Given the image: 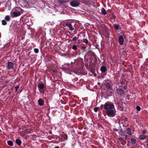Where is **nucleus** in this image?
Masks as SVG:
<instances>
[{
	"label": "nucleus",
	"mask_w": 148,
	"mask_h": 148,
	"mask_svg": "<svg viewBox=\"0 0 148 148\" xmlns=\"http://www.w3.org/2000/svg\"><path fill=\"white\" fill-rule=\"evenodd\" d=\"M131 148H134V147H132Z\"/></svg>",
	"instance_id": "nucleus-41"
},
{
	"label": "nucleus",
	"mask_w": 148,
	"mask_h": 148,
	"mask_svg": "<svg viewBox=\"0 0 148 148\" xmlns=\"http://www.w3.org/2000/svg\"><path fill=\"white\" fill-rule=\"evenodd\" d=\"M106 113L107 115L110 117H113L115 115V113L113 109L106 111Z\"/></svg>",
	"instance_id": "nucleus-4"
},
{
	"label": "nucleus",
	"mask_w": 148,
	"mask_h": 148,
	"mask_svg": "<svg viewBox=\"0 0 148 148\" xmlns=\"http://www.w3.org/2000/svg\"><path fill=\"white\" fill-rule=\"evenodd\" d=\"M21 144V141L19 140V146Z\"/></svg>",
	"instance_id": "nucleus-38"
},
{
	"label": "nucleus",
	"mask_w": 148,
	"mask_h": 148,
	"mask_svg": "<svg viewBox=\"0 0 148 148\" xmlns=\"http://www.w3.org/2000/svg\"><path fill=\"white\" fill-rule=\"evenodd\" d=\"M147 148H148V138H147Z\"/></svg>",
	"instance_id": "nucleus-35"
},
{
	"label": "nucleus",
	"mask_w": 148,
	"mask_h": 148,
	"mask_svg": "<svg viewBox=\"0 0 148 148\" xmlns=\"http://www.w3.org/2000/svg\"><path fill=\"white\" fill-rule=\"evenodd\" d=\"M25 132L27 133H31L32 132V131L31 129H26V130L25 131Z\"/></svg>",
	"instance_id": "nucleus-21"
},
{
	"label": "nucleus",
	"mask_w": 148,
	"mask_h": 148,
	"mask_svg": "<svg viewBox=\"0 0 148 148\" xmlns=\"http://www.w3.org/2000/svg\"><path fill=\"white\" fill-rule=\"evenodd\" d=\"M104 109L107 111L108 110L114 109V106L113 104L109 103L106 102L104 104Z\"/></svg>",
	"instance_id": "nucleus-3"
},
{
	"label": "nucleus",
	"mask_w": 148,
	"mask_h": 148,
	"mask_svg": "<svg viewBox=\"0 0 148 148\" xmlns=\"http://www.w3.org/2000/svg\"><path fill=\"white\" fill-rule=\"evenodd\" d=\"M70 4L72 7H76L79 5L80 3L77 1L73 0L70 2Z\"/></svg>",
	"instance_id": "nucleus-5"
},
{
	"label": "nucleus",
	"mask_w": 148,
	"mask_h": 148,
	"mask_svg": "<svg viewBox=\"0 0 148 148\" xmlns=\"http://www.w3.org/2000/svg\"><path fill=\"white\" fill-rule=\"evenodd\" d=\"M24 35H23V36H22L21 37V39L22 40H23V38H24Z\"/></svg>",
	"instance_id": "nucleus-36"
},
{
	"label": "nucleus",
	"mask_w": 148,
	"mask_h": 148,
	"mask_svg": "<svg viewBox=\"0 0 148 148\" xmlns=\"http://www.w3.org/2000/svg\"><path fill=\"white\" fill-rule=\"evenodd\" d=\"M126 130L127 131V133L129 135H131L132 134L130 128H129V127L127 128L126 129Z\"/></svg>",
	"instance_id": "nucleus-16"
},
{
	"label": "nucleus",
	"mask_w": 148,
	"mask_h": 148,
	"mask_svg": "<svg viewBox=\"0 0 148 148\" xmlns=\"http://www.w3.org/2000/svg\"><path fill=\"white\" fill-rule=\"evenodd\" d=\"M19 15H20V12H19Z\"/></svg>",
	"instance_id": "nucleus-40"
},
{
	"label": "nucleus",
	"mask_w": 148,
	"mask_h": 148,
	"mask_svg": "<svg viewBox=\"0 0 148 148\" xmlns=\"http://www.w3.org/2000/svg\"><path fill=\"white\" fill-rule=\"evenodd\" d=\"M61 136L63 137L64 139L65 140H66L67 138V135L65 134H62Z\"/></svg>",
	"instance_id": "nucleus-23"
},
{
	"label": "nucleus",
	"mask_w": 148,
	"mask_h": 148,
	"mask_svg": "<svg viewBox=\"0 0 148 148\" xmlns=\"http://www.w3.org/2000/svg\"><path fill=\"white\" fill-rule=\"evenodd\" d=\"M54 148H60L59 147L57 146V147H55Z\"/></svg>",
	"instance_id": "nucleus-39"
},
{
	"label": "nucleus",
	"mask_w": 148,
	"mask_h": 148,
	"mask_svg": "<svg viewBox=\"0 0 148 148\" xmlns=\"http://www.w3.org/2000/svg\"><path fill=\"white\" fill-rule=\"evenodd\" d=\"M38 104L40 106H42L44 104V101L42 99H40L38 101Z\"/></svg>",
	"instance_id": "nucleus-12"
},
{
	"label": "nucleus",
	"mask_w": 148,
	"mask_h": 148,
	"mask_svg": "<svg viewBox=\"0 0 148 148\" xmlns=\"http://www.w3.org/2000/svg\"><path fill=\"white\" fill-rule=\"evenodd\" d=\"M114 29L116 30H118L119 28V26L118 24H114ZM121 29V28H120Z\"/></svg>",
	"instance_id": "nucleus-19"
},
{
	"label": "nucleus",
	"mask_w": 148,
	"mask_h": 148,
	"mask_svg": "<svg viewBox=\"0 0 148 148\" xmlns=\"http://www.w3.org/2000/svg\"><path fill=\"white\" fill-rule=\"evenodd\" d=\"M119 40L120 44L122 45L124 42V39L122 36L120 35L119 36Z\"/></svg>",
	"instance_id": "nucleus-9"
},
{
	"label": "nucleus",
	"mask_w": 148,
	"mask_h": 148,
	"mask_svg": "<svg viewBox=\"0 0 148 148\" xmlns=\"http://www.w3.org/2000/svg\"><path fill=\"white\" fill-rule=\"evenodd\" d=\"M131 142L132 144H135L136 143V139L134 138H131L130 139Z\"/></svg>",
	"instance_id": "nucleus-17"
},
{
	"label": "nucleus",
	"mask_w": 148,
	"mask_h": 148,
	"mask_svg": "<svg viewBox=\"0 0 148 148\" xmlns=\"http://www.w3.org/2000/svg\"><path fill=\"white\" fill-rule=\"evenodd\" d=\"M66 25L69 27V29L71 31H73L74 29V28L71 24V23L68 22L65 23Z\"/></svg>",
	"instance_id": "nucleus-6"
},
{
	"label": "nucleus",
	"mask_w": 148,
	"mask_h": 148,
	"mask_svg": "<svg viewBox=\"0 0 148 148\" xmlns=\"http://www.w3.org/2000/svg\"><path fill=\"white\" fill-rule=\"evenodd\" d=\"M146 132V131L145 130H143V133L145 134Z\"/></svg>",
	"instance_id": "nucleus-37"
},
{
	"label": "nucleus",
	"mask_w": 148,
	"mask_h": 148,
	"mask_svg": "<svg viewBox=\"0 0 148 148\" xmlns=\"http://www.w3.org/2000/svg\"><path fill=\"white\" fill-rule=\"evenodd\" d=\"M18 85L17 86L15 87L16 91H17L18 90Z\"/></svg>",
	"instance_id": "nucleus-33"
},
{
	"label": "nucleus",
	"mask_w": 148,
	"mask_h": 148,
	"mask_svg": "<svg viewBox=\"0 0 148 148\" xmlns=\"http://www.w3.org/2000/svg\"><path fill=\"white\" fill-rule=\"evenodd\" d=\"M19 4L22 7H26L27 8L32 4V3L30 1H28L27 0H25L24 1H20Z\"/></svg>",
	"instance_id": "nucleus-1"
},
{
	"label": "nucleus",
	"mask_w": 148,
	"mask_h": 148,
	"mask_svg": "<svg viewBox=\"0 0 148 148\" xmlns=\"http://www.w3.org/2000/svg\"><path fill=\"white\" fill-rule=\"evenodd\" d=\"M7 143L10 146H12L13 145V142H12V141L10 140L8 141Z\"/></svg>",
	"instance_id": "nucleus-25"
},
{
	"label": "nucleus",
	"mask_w": 148,
	"mask_h": 148,
	"mask_svg": "<svg viewBox=\"0 0 148 148\" xmlns=\"http://www.w3.org/2000/svg\"><path fill=\"white\" fill-rule=\"evenodd\" d=\"M72 49L74 50H76L77 49V46L75 45H73L72 47Z\"/></svg>",
	"instance_id": "nucleus-30"
},
{
	"label": "nucleus",
	"mask_w": 148,
	"mask_h": 148,
	"mask_svg": "<svg viewBox=\"0 0 148 148\" xmlns=\"http://www.w3.org/2000/svg\"><path fill=\"white\" fill-rule=\"evenodd\" d=\"M59 3L61 4H62L66 3V0H59Z\"/></svg>",
	"instance_id": "nucleus-20"
},
{
	"label": "nucleus",
	"mask_w": 148,
	"mask_h": 148,
	"mask_svg": "<svg viewBox=\"0 0 148 148\" xmlns=\"http://www.w3.org/2000/svg\"><path fill=\"white\" fill-rule=\"evenodd\" d=\"M106 87L108 89L112 90V86H111L110 84L108 82L106 83Z\"/></svg>",
	"instance_id": "nucleus-13"
},
{
	"label": "nucleus",
	"mask_w": 148,
	"mask_h": 148,
	"mask_svg": "<svg viewBox=\"0 0 148 148\" xmlns=\"http://www.w3.org/2000/svg\"><path fill=\"white\" fill-rule=\"evenodd\" d=\"M101 11L102 13L103 14L105 15L106 14V11L104 8H102Z\"/></svg>",
	"instance_id": "nucleus-24"
},
{
	"label": "nucleus",
	"mask_w": 148,
	"mask_h": 148,
	"mask_svg": "<svg viewBox=\"0 0 148 148\" xmlns=\"http://www.w3.org/2000/svg\"><path fill=\"white\" fill-rule=\"evenodd\" d=\"M98 108L97 107H95L94 108V111L95 112H97L98 110Z\"/></svg>",
	"instance_id": "nucleus-31"
},
{
	"label": "nucleus",
	"mask_w": 148,
	"mask_h": 148,
	"mask_svg": "<svg viewBox=\"0 0 148 148\" xmlns=\"http://www.w3.org/2000/svg\"><path fill=\"white\" fill-rule=\"evenodd\" d=\"M5 20L9 21L10 20V18L9 16V15H6L5 16Z\"/></svg>",
	"instance_id": "nucleus-18"
},
{
	"label": "nucleus",
	"mask_w": 148,
	"mask_h": 148,
	"mask_svg": "<svg viewBox=\"0 0 148 148\" xmlns=\"http://www.w3.org/2000/svg\"><path fill=\"white\" fill-rule=\"evenodd\" d=\"M116 90L118 93L120 95H122L124 94V91L121 89L117 88Z\"/></svg>",
	"instance_id": "nucleus-11"
},
{
	"label": "nucleus",
	"mask_w": 148,
	"mask_h": 148,
	"mask_svg": "<svg viewBox=\"0 0 148 148\" xmlns=\"http://www.w3.org/2000/svg\"><path fill=\"white\" fill-rule=\"evenodd\" d=\"M2 23L3 25H6L7 23L6 20H3L2 21Z\"/></svg>",
	"instance_id": "nucleus-26"
},
{
	"label": "nucleus",
	"mask_w": 148,
	"mask_h": 148,
	"mask_svg": "<svg viewBox=\"0 0 148 148\" xmlns=\"http://www.w3.org/2000/svg\"><path fill=\"white\" fill-rule=\"evenodd\" d=\"M83 42H84L86 43V44H87L88 42V40L87 39H84L83 40Z\"/></svg>",
	"instance_id": "nucleus-27"
},
{
	"label": "nucleus",
	"mask_w": 148,
	"mask_h": 148,
	"mask_svg": "<svg viewBox=\"0 0 148 148\" xmlns=\"http://www.w3.org/2000/svg\"><path fill=\"white\" fill-rule=\"evenodd\" d=\"M139 138L141 140H143L145 138V136L144 135H141L140 136Z\"/></svg>",
	"instance_id": "nucleus-22"
},
{
	"label": "nucleus",
	"mask_w": 148,
	"mask_h": 148,
	"mask_svg": "<svg viewBox=\"0 0 148 148\" xmlns=\"http://www.w3.org/2000/svg\"><path fill=\"white\" fill-rule=\"evenodd\" d=\"M11 14L12 17L18 16V8L17 7L13 8L11 12Z\"/></svg>",
	"instance_id": "nucleus-2"
},
{
	"label": "nucleus",
	"mask_w": 148,
	"mask_h": 148,
	"mask_svg": "<svg viewBox=\"0 0 148 148\" xmlns=\"http://www.w3.org/2000/svg\"><path fill=\"white\" fill-rule=\"evenodd\" d=\"M106 70V68L105 66H102L101 67V71L103 73L105 72Z\"/></svg>",
	"instance_id": "nucleus-15"
},
{
	"label": "nucleus",
	"mask_w": 148,
	"mask_h": 148,
	"mask_svg": "<svg viewBox=\"0 0 148 148\" xmlns=\"http://www.w3.org/2000/svg\"><path fill=\"white\" fill-rule=\"evenodd\" d=\"M16 143L18 145V139L17 138L16 139Z\"/></svg>",
	"instance_id": "nucleus-34"
},
{
	"label": "nucleus",
	"mask_w": 148,
	"mask_h": 148,
	"mask_svg": "<svg viewBox=\"0 0 148 148\" xmlns=\"http://www.w3.org/2000/svg\"><path fill=\"white\" fill-rule=\"evenodd\" d=\"M7 68L9 69H11L14 68V65L13 63L10 62H8V66Z\"/></svg>",
	"instance_id": "nucleus-7"
},
{
	"label": "nucleus",
	"mask_w": 148,
	"mask_h": 148,
	"mask_svg": "<svg viewBox=\"0 0 148 148\" xmlns=\"http://www.w3.org/2000/svg\"><path fill=\"white\" fill-rule=\"evenodd\" d=\"M119 133L120 135L122 136L123 138H127V135L125 134V133L122 130H120L119 132Z\"/></svg>",
	"instance_id": "nucleus-8"
},
{
	"label": "nucleus",
	"mask_w": 148,
	"mask_h": 148,
	"mask_svg": "<svg viewBox=\"0 0 148 148\" xmlns=\"http://www.w3.org/2000/svg\"><path fill=\"white\" fill-rule=\"evenodd\" d=\"M34 51L36 53H38L39 52V50L37 48H35L34 49Z\"/></svg>",
	"instance_id": "nucleus-28"
},
{
	"label": "nucleus",
	"mask_w": 148,
	"mask_h": 148,
	"mask_svg": "<svg viewBox=\"0 0 148 148\" xmlns=\"http://www.w3.org/2000/svg\"><path fill=\"white\" fill-rule=\"evenodd\" d=\"M77 39V38L76 37H74L72 39V41H76Z\"/></svg>",
	"instance_id": "nucleus-32"
},
{
	"label": "nucleus",
	"mask_w": 148,
	"mask_h": 148,
	"mask_svg": "<svg viewBox=\"0 0 148 148\" xmlns=\"http://www.w3.org/2000/svg\"><path fill=\"white\" fill-rule=\"evenodd\" d=\"M137 110L138 111H140L141 110V108L139 106H137L136 107Z\"/></svg>",
	"instance_id": "nucleus-29"
},
{
	"label": "nucleus",
	"mask_w": 148,
	"mask_h": 148,
	"mask_svg": "<svg viewBox=\"0 0 148 148\" xmlns=\"http://www.w3.org/2000/svg\"><path fill=\"white\" fill-rule=\"evenodd\" d=\"M127 118H124L123 120H122L121 121H119V123H123V126H125V125L124 123L125 124H126V123L127 122Z\"/></svg>",
	"instance_id": "nucleus-10"
},
{
	"label": "nucleus",
	"mask_w": 148,
	"mask_h": 148,
	"mask_svg": "<svg viewBox=\"0 0 148 148\" xmlns=\"http://www.w3.org/2000/svg\"><path fill=\"white\" fill-rule=\"evenodd\" d=\"M44 85L43 84H40L38 85V88L39 90H42L44 88Z\"/></svg>",
	"instance_id": "nucleus-14"
}]
</instances>
